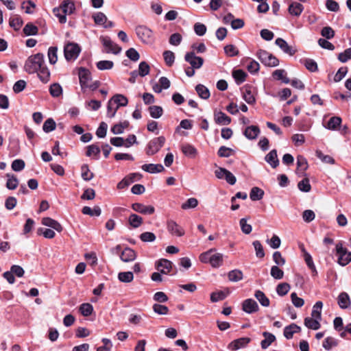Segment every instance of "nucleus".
Segmentation results:
<instances>
[{
  "mask_svg": "<svg viewBox=\"0 0 351 351\" xmlns=\"http://www.w3.org/2000/svg\"><path fill=\"white\" fill-rule=\"evenodd\" d=\"M290 285L287 282H282L277 285L276 293L280 296L285 295L290 290Z\"/></svg>",
  "mask_w": 351,
  "mask_h": 351,
  "instance_id": "51",
  "label": "nucleus"
},
{
  "mask_svg": "<svg viewBox=\"0 0 351 351\" xmlns=\"http://www.w3.org/2000/svg\"><path fill=\"white\" fill-rule=\"evenodd\" d=\"M195 90L199 97L203 99H208L210 95L208 88L203 84H197L195 86Z\"/></svg>",
  "mask_w": 351,
  "mask_h": 351,
  "instance_id": "33",
  "label": "nucleus"
},
{
  "mask_svg": "<svg viewBox=\"0 0 351 351\" xmlns=\"http://www.w3.org/2000/svg\"><path fill=\"white\" fill-rule=\"evenodd\" d=\"M216 251L215 248L203 252L199 256V260L204 263H210L213 267H219L223 265V255L221 253H214Z\"/></svg>",
  "mask_w": 351,
  "mask_h": 351,
  "instance_id": "1",
  "label": "nucleus"
},
{
  "mask_svg": "<svg viewBox=\"0 0 351 351\" xmlns=\"http://www.w3.org/2000/svg\"><path fill=\"white\" fill-rule=\"evenodd\" d=\"M163 58L167 66H171L175 61V55L171 51H165Z\"/></svg>",
  "mask_w": 351,
  "mask_h": 351,
  "instance_id": "63",
  "label": "nucleus"
},
{
  "mask_svg": "<svg viewBox=\"0 0 351 351\" xmlns=\"http://www.w3.org/2000/svg\"><path fill=\"white\" fill-rule=\"evenodd\" d=\"M111 100L113 101L114 104H117V106L114 108L113 112L110 115V118H112L114 117L117 110L119 107L126 106L128 104V100L126 97L121 94H116L112 98Z\"/></svg>",
  "mask_w": 351,
  "mask_h": 351,
  "instance_id": "12",
  "label": "nucleus"
},
{
  "mask_svg": "<svg viewBox=\"0 0 351 351\" xmlns=\"http://www.w3.org/2000/svg\"><path fill=\"white\" fill-rule=\"evenodd\" d=\"M337 254L339 255L338 263L341 266L347 265L351 261V252H348L346 247H343L341 243L336 245Z\"/></svg>",
  "mask_w": 351,
  "mask_h": 351,
  "instance_id": "6",
  "label": "nucleus"
},
{
  "mask_svg": "<svg viewBox=\"0 0 351 351\" xmlns=\"http://www.w3.org/2000/svg\"><path fill=\"white\" fill-rule=\"evenodd\" d=\"M251 339L249 337H241L231 341L228 346V349L231 350H237L239 349L245 348L250 342Z\"/></svg>",
  "mask_w": 351,
  "mask_h": 351,
  "instance_id": "15",
  "label": "nucleus"
},
{
  "mask_svg": "<svg viewBox=\"0 0 351 351\" xmlns=\"http://www.w3.org/2000/svg\"><path fill=\"white\" fill-rule=\"evenodd\" d=\"M304 10V6L298 2H292L289 5V13L292 16H298Z\"/></svg>",
  "mask_w": 351,
  "mask_h": 351,
  "instance_id": "28",
  "label": "nucleus"
},
{
  "mask_svg": "<svg viewBox=\"0 0 351 351\" xmlns=\"http://www.w3.org/2000/svg\"><path fill=\"white\" fill-rule=\"evenodd\" d=\"M100 40L106 48V53H112L117 55L121 52V48L119 47L116 43H113L109 37L101 36Z\"/></svg>",
  "mask_w": 351,
  "mask_h": 351,
  "instance_id": "8",
  "label": "nucleus"
},
{
  "mask_svg": "<svg viewBox=\"0 0 351 351\" xmlns=\"http://www.w3.org/2000/svg\"><path fill=\"white\" fill-rule=\"evenodd\" d=\"M136 258V254L135 251L130 247H125L120 254V258L125 263L133 261Z\"/></svg>",
  "mask_w": 351,
  "mask_h": 351,
  "instance_id": "17",
  "label": "nucleus"
},
{
  "mask_svg": "<svg viewBox=\"0 0 351 351\" xmlns=\"http://www.w3.org/2000/svg\"><path fill=\"white\" fill-rule=\"evenodd\" d=\"M350 304V300L348 294L346 292H342L338 297V304L341 308H347Z\"/></svg>",
  "mask_w": 351,
  "mask_h": 351,
  "instance_id": "32",
  "label": "nucleus"
},
{
  "mask_svg": "<svg viewBox=\"0 0 351 351\" xmlns=\"http://www.w3.org/2000/svg\"><path fill=\"white\" fill-rule=\"evenodd\" d=\"M184 60L191 64V67L196 69L201 68L204 63V59L196 56L193 51L186 53Z\"/></svg>",
  "mask_w": 351,
  "mask_h": 351,
  "instance_id": "10",
  "label": "nucleus"
},
{
  "mask_svg": "<svg viewBox=\"0 0 351 351\" xmlns=\"http://www.w3.org/2000/svg\"><path fill=\"white\" fill-rule=\"evenodd\" d=\"M78 75L82 90L84 91L92 80L91 73L88 69L80 67L79 69Z\"/></svg>",
  "mask_w": 351,
  "mask_h": 351,
  "instance_id": "9",
  "label": "nucleus"
},
{
  "mask_svg": "<svg viewBox=\"0 0 351 351\" xmlns=\"http://www.w3.org/2000/svg\"><path fill=\"white\" fill-rule=\"evenodd\" d=\"M36 73L42 82L46 84L50 80V71L46 64H44Z\"/></svg>",
  "mask_w": 351,
  "mask_h": 351,
  "instance_id": "22",
  "label": "nucleus"
},
{
  "mask_svg": "<svg viewBox=\"0 0 351 351\" xmlns=\"http://www.w3.org/2000/svg\"><path fill=\"white\" fill-rule=\"evenodd\" d=\"M82 212L84 215H88L90 216H99L101 213V208L96 206L93 208H91L89 206H84L82 208Z\"/></svg>",
  "mask_w": 351,
  "mask_h": 351,
  "instance_id": "37",
  "label": "nucleus"
},
{
  "mask_svg": "<svg viewBox=\"0 0 351 351\" xmlns=\"http://www.w3.org/2000/svg\"><path fill=\"white\" fill-rule=\"evenodd\" d=\"M264 195V191L261 189L254 186L251 189L250 197L252 201L260 200Z\"/></svg>",
  "mask_w": 351,
  "mask_h": 351,
  "instance_id": "39",
  "label": "nucleus"
},
{
  "mask_svg": "<svg viewBox=\"0 0 351 351\" xmlns=\"http://www.w3.org/2000/svg\"><path fill=\"white\" fill-rule=\"evenodd\" d=\"M341 123V119L339 117H331L327 123L326 128L330 130H335Z\"/></svg>",
  "mask_w": 351,
  "mask_h": 351,
  "instance_id": "41",
  "label": "nucleus"
},
{
  "mask_svg": "<svg viewBox=\"0 0 351 351\" xmlns=\"http://www.w3.org/2000/svg\"><path fill=\"white\" fill-rule=\"evenodd\" d=\"M50 95L53 97H58L62 95V88L58 83H53L49 87Z\"/></svg>",
  "mask_w": 351,
  "mask_h": 351,
  "instance_id": "44",
  "label": "nucleus"
},
{
  "mask_svg": "<svg viewBox=\"0 0 351 351\" xmlns=\"http://www.w3.org/2000/svg\"><path fill=\"white\" fill-rule=\"evenodd\" d=\"M261 131L258 126H247L243 132L244 136L249 140H254L259 135Z\"/></svg>",
  "mask_w": 351,
  "mask_h": 351,
  "instance_id": "19",
  "label": "nucleus"
},
{
  "mask_svg": "<svg viewBox=\"0 0 351 351\" xmlns=\"http://www.w3.org/2000/svg\"><path fill=\"white\" fill-rule=\"evenodd\" d=\"M323 303L321 301H317L313 306L311 317L322 319V309Z\"/></svg>",
  "mask_w": 351,
  "mask_h": 351,
  "instance_id": "40",
  "label": "nucleus"
},
{
  "mask_svg": "<svg viewBox=\"0 0 351 351\" xmlns=\"http://www.w3.org/2000/svg\"><path fill=\"white\" fill-rule=\"evenodd\" d=\"M142 169L150 173H160L164 171L165 168L161 164H145L141 167Z\"/></svg>",
  "mask_w": 351,
  "mask_h": 351,
  "instance_id": "24",
  "label": "nucleus"
},
{
  "mask_svg": "<svg viewBox=\"0 0 351 351\" xmlns=\"http://www.w3.org/2000/svg\"><path fill=\"white\" fill-rule=\"evenodd\" d=\"M118 279L122 282H130L134 279V274L132 271L120 272L118 274Z\"/></svg>",
  "mask_w": 351,
  "mask_h": 351,
  "instance_id": "53",
  "label": "nucleus"
},
{
  "mask_svg": "<svg viewBox=\"0 0 351 351\" xmlns=\"http://www.w3.org/2000/svg\"><path fill=\"white\" fill-rule=\"evenodd\" d=\"M155 267L161 274H168L172 269L173 263L167 259L161 258L156 262Z\"/></svg>",
  "mask_w": 351,
  "mask_h": 351,
  "instance_id": "11",
  "label": "nucleus"
},
{
  "mask_svg": "<svg viewBox=\"0 0 351 351\" xmlns=\"http://www.w3.org/2000/svg\"><path fill=\"white\" fill-rule=\"evenodd\" d=\"M79 311L83 316L88 317L93 313V307L89 303H84L80 306Z\"/></svg>",
  "mask_w": 351,
  "mask_h": 351,
  "instance_id": "50",
  "label": "nucleus"
},
{
  "mask_svg": "<svg viewBox=\"0 0 351 351\" xmlns=\"http://www.w3.org/2000/svg\"><path fill=\"white\" fill-rule=\"evenodd\" d=\"M232 77L237 84H241L245 81L247 74L243 70L238 69L232 72Z\"/></svg>",
  "mask_w": 351,
  "mask_h": 351,
  "instance_id": "38",
  "label": "nucleus"
},
{
  "mask_svg": "<svg viewBox=\"0 0 351 351\" xmlns=\"http://www.w3.org/2000/svg\"><path fill=\"white\" fill-rule=\"evenodd\" d=\"M129 126V122L128 121H124L123 122H120L117 124L114 125L111 128V132L114 134H122L125 128Z\"/></svg>",
  "mask_w": 351,
  "mask_h": 351,
  "instance_id": "36",
  "label": "nucleus"
},
{
  "mask_svg": "<svg viewBox=\"0 0 351 351\" xmlns=\"http://www.w3.org/2000/svg\"><path fill=\"white\" fill-rule=\"evenodd\" d=\"M143 222V218L136 214H131L128 217V223L134 228L140 227Z\"/></svg>",
  "mask_w": 351,
  "mask_h": 351,
  "instance_id": "31",
  "label": "nucleus"
},
{
  "mask_svg": "<svg viewBox=\"0 0 351 351\" xmlns=\"http://www.w3.org/2000/svg\"><path fill=\"white\" fill-rule=\"evenodd\" d=\"M308 162L306 159L301 156L299 155L297 157V170L298 171H300L301 173H303L304 171H306L308 169Z\"/></svg>",
  "mask_w": 351,
  "mask_h": 351,
  "instance_id": "42",
  "label": "nucleus"
},
{
  "mask_svg": "<svg viewBox=\"0 0 351 351\" xmlns=\"http://www.w3.org/2000/svg\"><path fill=\"white\" fill-rule=\"evenodd\" d=\"M113 66L114 63L110 60H101L97 62V68L101 71L111 69Z\"/></svg>",
  "mask_w": 351,
  "mask_h": 351,
  "instance_id": "60",
  "label": "nucleus"
},
{
  "mask_svg": "<svg viewBox=\"0 0 351 351\" xmlns=\"http://www.w3.org/2000/svg\"><path fill=\"white\" fill-rule=\"evenodd\" d=\"M263 335L265 339L261 341V346L263 349H267L276 340V337L268 332H263Z\"/></svg>",
  "mask_w": 351,
  "mask_h": 351,
  "instance_id": "29",
  "label": "nucleus"
},
{
  "mask_svg": "<svg viewBox=\"0 0 351 351\" xmlns=\"http://www.w3.org/2000/svg\"><path fill=\"white\" fill-rule=\"evenodd\" d=\"M167 228L169 232L173 236L182 237L184 234V229L173 220L167 221Z\"/></svg>",
  "mask_w": 351,
  "mask_h": 351,
  "instance_id": "14",
  "label": "nucleus"
},
{
  "mask_svg": "<svg viewBox=\"0 0 351 351\" xmlns=\"http://www.w3.org/2000/svg\"><path fill=\"white\" fill-rule=\"evenodd\" d=\"M243 97V99L249 104H252L255 102V98L251 92L250 87L249 86H245Z\"/></svg>",
  "mask_w": 351,
  "mask_h": 351,
  "instance_id": "59",
  "label": "nucleus"
},
{
  "mask_svg": "<svg viewBox=\"0 0 351 351\" xmlns=\"http://www.w3.org/2000/svg\"><path fill=\"white\" fill-rule=\"evenodd\" d=\"M58 48L56 47H50L48 49V58L51 64H54L58 61Z\"/></svg>",
  "mask_w": 351,
  "mask_h": 351,
  "instance_id": "49",
  "label": "nucleus"
},
{
  "mask_svg": "<svg viewBox=\"0 0 351 351\" xmlns=\"http://www.w3.org/2000/svg\"><path fill=\"white\" fill-rule=\"evenodd\" d=\"M23 31L26 36H33L38 34V29L36 25L29 23L25 25Z\"/></svg>",
  "mask_w": 351,
  "mask_h": 351,
  "instance_id": "54",
  "label": "nucleus"
},
{
  "mask_svg": "<svg viewBox=\"0 0 351 351\" xmlns=\"http://www.w3.org/2000/svg\"><path fill=\"white\" fill-rule=\"evenodd\" d=\"M338 60L343 63L351 60V47L346 49L344 51L339 53Z\"/></svg>",
  "mask_w": 351,
  "mask_h": 351,
  "instance_id": "64",
  "label": "nucleus"
},
{
  "mask_svg": "<svg viewBox=\"0 0 351 351\" xmlns=\"http://www.w3.org/2000/svg\"><path fill=\"white\" fill-rule=\"evenodd\" d=\"M224 52L229 57L237 56L239 53V51L237 49V47H236L233 45H228L225 46L224 47Z\"/></svg>",
  "mask_w": 351,
  "mask_h": 351,
  "instance_id": "56",
  "label": "nucleus"
},
{
  "mask_svg": "<svg viewBox=\"0 0 351 351\" xmlns=\"http://www.w3.org/2000/svg\"><path fill=\"white\" fill-rule=\"evenodd\" d=\"M320 319L313 317H307L304 319V324L306 327L312 330H318L321 327V324L319 323Z\"/></svg>",
  "mask_w": 351,
  "mask_h": 351,
  "instance_id": "27",
  "label": "nucleus"
},
{
  "mask_svg": "<svg viewBox=\"0 0 351 351\" xmlns=\"http://www.w3.org/2000/svg\"><path fill=\"white\" fill-rule=\"evenodd\" d=\"M8 180L6 182V187L10 190L16 189L19 185V180L14 175L7 174Z\"/></svg>",
  "mask_w": 351,
  "mask_h": 351,
  "instance_id": "47",
  "label": "nucleus"
},
{
  "mask_svg": "<svg viewBox=\"0 0 351 351\" xmlns=\"http://www.w3.org/2000/svg\"><path fill=\"white\" fill-rule=\"evenodd\" d=\"M257 57L260 61L267 66H276L279 64L278 58L265 50H258Z\"/></svg>",
  "mask_w": 351,
  "mask_h": 351,
  "instance_id": "4",
  "label": "nucleus"
},
{
  "mask_svg": "<svg viewBox=\"0 0 351 351\" xmlns=\"http://www.w3.org/2000/svg\"><path fill=\"white\" fill-rule=\"evenodd\" d=\"M132 208L137 213L143 215H152L155 208L153 206H146L141 203H134L132 204Z\"/></svg>",
  "mask_w": 351,
  "mask_h": 351,
  "instance_id": "16",
  "label": "nucleus"
},
{
  "mask_svg": "<svg viewBox=\"0 0 351 351\" xmlns=\"http://www.w3.org/2000/svg\"><path fill=\"white\" fill-rule=\"evenodd\" d=\"M215 121L219 125H228L231 122V118L223 112H215Z\"/></svg>",
  "mask_w": 351,
  "mask_h": 351,
  "instance_id": "26",
  "label": "nucleus"
},
{
  "mask_svg": "<svg viewBox=\"0 0 351 351\" xmlns=\"http://www.w3.org/2000/svg\"><path fill=\"white\" fill-rule=\"evenodd\" d=\"M304 64L306 69H308L311 72H315L318 70L317 64L316 62L312 59H305L304 60Z\"/></svg>",
  "mask_w": 351,
  "mask_h": 351,
  "instance_id": "62",
  "label": "nucleus"
},
{
  "mask_svg": "<svg viewBox=\"0 0 351 351\" xmlns=\"http://www.w3.org/2000/svg\"><path fill=\"white\" fill-rule=\"evenodd\" d=\"M265 161L269 163L271 167L276 168L279 165L277 151L276 149L271 150L265 157Z\"/></svg>",
  "mask_w": 351,
  "mask_h": 351,
  "instance_id": "20",
  "label": "nucleus"
},
{
  "mask_svg": "<svg viewBox=\"0 0 351 351\" xmlns=\"http://www.w3.org/2000/svg\"><path fill=\"white\" fill-rule=\"evenodd\" d=\"M60 8L64 14H71L75 10V6L73 1L70 0H64L61 3Z\"/></svg>",
  "mask_w": 351,
  "mask_h": 351,
  "instance_id": "25",
  "label": "nucleus"
},
{
  "mask_svg": "<svg viewBox=\"0 0 351 351\" xmlns=\"http://www.w3.org/2000/svg\"><path fill=\"white\" fill-rule=\"evenodd\" d=\"M302 250L304 252V258L307 266L310 269H311L313 275H317V272L311 256L305 250L304 248H302Z\"/></svg>",
  "mask_w": 351,
  "mask_h": 351,
  "instance_id": "34",
  "label": "nucleus"
},
{
  "mask_svg": "<svg viewBox=\"0 0 351 351\" xmlns=\"http://www.w3.org/2000/svg\"><path fill=\"white\" fill-rule=\"evenodd\" d=\"M228 278L231 282H239L243 279V274L239 269H233L228 272Z\"/></svg>",
  "mask_w": 351,
  "mask_h": 351,
  "instance_id": "35",
  "label": "nucleus"
},
{
  "mask_svg": "<svg viewBox=\"0 0 351 351\" xmlns=\"http://www.w3.org/2000/svg\"><path fill=\"white\" fill-rule=\"evenodd\" d=\"M80 51V47L75 43H69L64 47V55L67 61L76 60Z\"/></svg>",
  "mask_w": 351,
  "mask_h": 351,
  "instance_id": "3",
  "label": "nucleus"
},
{
  "mask_svg": "<svg viewBox=\"0 0 351 351\" xmlns=\"http://www.w3.org/2000/svg\"><path fill=\"white\" fill-rule=\"evenodd\" d=\"M275 43L282 49L283 52L290 56L294 55L296 51L291 46L289 45L288 43L281 38H278L276 40Z\"/></svg>",
  "mask_w": 351,
  "mask_h": 351,
  "instance_id": "18",
  "label": "nucleus"
},
{
  "mask_svg": "<svg viewBox=\"0 0 351 351\" xmlns=\"http://www.w3.org/2000/svg\"><path fill=\"white\" fill-rule=\"evenodd\" d=\"M338 345L337 339L332 337H326L323 341V348L326 350H330L333 347H336Z\"/></svg>",
  "mask_w": 351,
  "mask_h": 351,
  "instance_id": "46",
  "label": "nucleus"
},
{
  "mask_svg": "<svg viewBox=\"0 0 351 351\" xmlns=\"http://www.w3.org/2000/svg\"><path fill=\"white\" fill-rule=\"evenodd\" d=\"M273 76L278 80H281L285 84L290 82L289 79L286 76V71L284 69H278L273 72Z\"/></svg>",
  "mask_w": 351,
  "mask_h": 351,
  "instance_id": "43",
  "label": "nucleus"
},
{
  "mask_svg": "<svg viewBox=\"0 0 351 351\" xmlns=\"http://www.w3.org/2000/svg\"><path fill=\"white\" fill-rule=\"evenodd\" d=\"M100 148L97 145H90L87 147L86 156H91L93 155L96 156V158H99V155L100 154Z\"/></svg>",
  "mask_w": 351,
  "mask_h": 351,
  "instance_id": "58",
  "label": "nucleus"
},
{
  "mask_svg": "<svg viewBox=\"0 0 351 351\" xmlns=\"http://www.w3.org/2000/svg\"><path fill=\"white\" fill-rule=\"evenodd\" d=\"M242 310L248 314H252L259 310V306L254 300L249 298L242 302Z\"/></svg>",
  "mask_w": 351,
  "mask_h": 351,
  "instance_id": "13",
  "label": "nucleus"
},
{
  "mask_svg": "<svg viewBox=\"0 0 351 351\" xmlns=\"http://www.w3.org/2000/svg\"><path fill=\"white\" fill-rule=\"evenodd\" d=\"M150 67L146 62H141L138 65V73L141 77H145L149 74Z\"/></svg>",
  "mask_w": 351,
  "mask_h": 351,
  "instance_id": "61",
  "label": "nucleus"
},
{
  "mask_svg": "<svg viewBox=\"0 0 351 351\" xmlns=\"http://www.w3.org/2000/svg\"><path fill=\"white\" fill-rule=\"evenodd\" d=\"M254 297L258 300L261 306L264 307H268L269 306V299L262 291L256 290L254 293Z\"/></svg>",
  "mask_w": 351,
  "mask_h": 351,
  "instance_id": "30",
  "label": "nucleus"
},
{
  "mask_svg": "<svg viewBox=\"0 0 351 351\" xmlns=\"http://www.w3.org/2000/svg\"><path fill=\"white\" fill-rule=\"evenodd\" d=\"M42 223L45 226H48V227H50V228L56 230L58 232H62V229H63L62 226L58 221H57L56 220L53 219L50 217L43 218Z\"/></svg>",
  "mask_w": 351,
  "mask_h": 351,
  "instance_id": "21",
  "label": "nucleus"
},
{
  "mask_svg": "<svg viewBox=\"0 0 351 351\" xmlns=\"http://www.w3.org/2000/svg\"><path fill=\"white\" fill-rule=\"evenodd\" d=\"M271 276L276 280H280L284 276V271L278 266H272L270 271Z\"/></svg>",
  "mask_w": 351,
  "mask_h": 351,
  "instance_id": "55",
  "label": "nucleus"
},
{
  "mask_svg": "<svg viewBox=\"0 0 351 351\" xmlns=\"http://www.w3.org/2000/svg\"><path fill=\"white\" fill-rule=\"evenodd\" d=\"M150 116L154 119L160 118L163 113V109L159 106H151L149 107Z\"/></svg>",
  "mask_w": 351,
  "mask_h": 351,
  "instance_id": "45",
  "label": "nucleus"
},
{
  "mask_svg": "<svg viewBox=\"0 0 351 351\" xmlns=\"http://www.w3.org/2000/svg\"><path fill=\"white\" fill-rule=\"evenodd\" d=\"M182 153L191 158H195L197 154V149L192 145L186 143L181 146Z\"/></svg>",
  "mask_w": 351,
  "mask_h": 351,
  "instance_id": "23",
  "label": "nucleus"
},
{
  "mask_svg": "<svg viewBox=\"0 0 351 351\" xmlns=\"http://www.w3.org/2000/svg\"><path fill=\"white\" fill-rule=\"evenodd\" d=\"M298 187L300 191L305 193H308L311 189V186L308 178H304L298 184Z\"/></svg>",
  "mask_w": 351,
  "mask_h": 351,
  "instance_id": "57",
  "label": "nucleus"
},
{
  "mask_svg": "<svg viewBox=\"0 0 351 351\" xmlns=\"http://www.w3.org/2000/svg\"><path fill=\"white\" fill-rule=\"evenodd\" d=\"M45 63V57L43 53H38L30 56L25 61L24 69L29 74L36 73Z\"/></svg>",
  "mask_w": 351,
  "mask_h": 351,
  "instance_id": "2",
  "label": "nucleus"
},
{
  "mask_svg": "<svg viewBox=\"0 0 351 351\" xmlns=\"http://www.w3.org/2000/svg\"><path fill=\"white\" fill-rule=\"evenodd\" d=\"M136 33L138 38L145 43H149L153 40V32L146 26L139 25L136 27Z\"/></svg>",
  "mask_w": 351,
  "mask_h": 351,
  "instance_id": "7",
  "label": "nucleus"
},
{
  "mask_svg": "<svg viewBox=\"0 0 351 351\" xmlns=\"http://www.w3.org/2000/svg\"><path fill=\"white\" fill-rule=\"evenodd\" d=\"M165 143V138L163 136L156 137L152 139L146 147V154L152 156L157 153Z\"/></svg>",
  "mask_w": 351,
  "mask_h": 351,
  "instance_id": "5",
  "label": "nucleus"
},
{
  "mask_svg": "<svg viewBox=\"0 0 351 351\" xmlns=\"http://www.w3.org/2000/svg\"><path fill=\"white\" fill-rule=\"evenodd\" d=\"M93 19L96 25H102L107 23V16L101 12H97L93 15Z\"/></svg>",
  "mask_w": 351,
  "mask_h": 351,
  "instance_id": "48",
  "label": "nucleus"
},
{
  "mask_svg": "<svg viewBox=\"0 0 351 351\" xmlns=\"http://www.w3.org/2000/svg\"><path fill=\"white\" fill-rule=\"evenodd\" d=\"M56 123L55 121L51 118H49L45 121L43 125V130L45 132L49 133L53 131L56 129Z\"/></svg>",
  "mask_w": 351,
  "mask_h": 351,
  "instance_id": "52",
  "label": "nucleus"
}]
</instances>
